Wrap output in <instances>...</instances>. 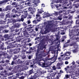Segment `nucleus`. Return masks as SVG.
<instances>
[{
    "instance_id": "obj_1",
    "label": "nucleus",
    "mask_w": 79,
    "mask_h": 79,
    "mask_svg": "<svg viewBox=\"0 0 79 79\" xmlns=\"http://www.w3.org/2000/svg\"><path fill=\"white\" fill-rule=\"evenodd\" d=\"M28 27H29L26 29L22 28L20 29L21 32L23 33V35L26 38H28L29 37L28 36L29 34L27 31H30V29H31L34 27V25H32L31 24L28 25Z\"/></svg>"
},
{
    "instance_id": "obj_2",
    "label": "nucleus",
    "mask_w": 79,
    "mask_h": 79,
    "mask_svg": "<svg viewBox=\"0 0 79 79\" xmlns=\"http://www.w3.org/2000/svg\"><path fill=\"white\" fill-rule=\"evenodd\" d=\"M43 46L41 45L40 46V48L39 47H38L37 53V54H36V58L35 60L38 61H40L42 60L43 59L42 56L41 54H38L39 52V51H40V50H43Z\"/></svg>"
},
{
    "instance_id": "obj_3",
    "label": "nucleus",
    "mask_w": 79,
    "mask_h": 79,
    "mask_svg": "<svg viewBox=\"0 0 79 79\" xmlns=\"http://www.w3.org/2000/svg\"><path fill=\"white\" fill-rule=\"evenodd\" d=\"M74 1V0H70L69 2L68 1H64L62 5L61 4H57L56 6V8L57 9H58V8L60 7L61 5H63V6H69V5H72V2Z\"/></svg>"
},
{
    "instance_id": "obj_4",
    "label": "nucleus",
    "mask_w": 79,
    "mask_h": 79,
    "mask_svg": "<svg viewBox=\"0 0 79 79\" xmlns=\"http://www.w3.org/2000/svg\"><path fill=\"white\" fill-rule=\"evenodd\" d=\"M44 24L45 29L46 30L44 31V33L45 34H46L47 33V31L50 29L51 27L53 24V23L52 21H48V23H47V22H45Z\"/></svg>"
},
{
    "instance_id": "obj_5",
    "label": "nucleus",
    "mask_w": 79,
    "mask_h": 79,
    "mask_svg": "<svg viewBox=\"0 0 79 79\" xmlns=\"http://www.w3.org/2000/svg\"><path fill=\"white\" fill-rule=\"evenodd\" d=\"M58 51H57V53H56V56H55V54L54 56H53V57H51L50 58H49L50 56H47L46 59V60H53L54 62L55 61L57 60V57L58 56Z\"/></svg>"
},
{
    "instance_id": "obj_6",
    "label": "nucleus",
    "mask_w": 79,
    "mask_h": 79,
    "mask_svg": "<svg viewBox=\"0 0 79 79\" xmlns=\"http://www.w3.org/2000/svg\"><path fill=\"white\" fill-rule=\"evenodd\" d=\"M73 30H72L71 31H70L69 35L70 37V38H71L73 40H77L78 39V37H76L75 36L73 35ZM73 36L72 37H71Z\"/></svg>"
},
{
    "instance_id": "obj_7",
    "label": "nucleus",
    "mask_w": 79,
    "mask_h": 79,
    "mask_svg": "<svg viewBox=\"0 0 79 79\" xmlns=\"http://www.w3.org/2000/svg\"><path fill=\"white\" fill-rule=\"evenodd\" d=\"M26 40V38H22V36H21L20 35L17 37L16 38V40L17 42H21L22 43L24 42Z\"/></svg>"
},
{
    "instance_id": "obj_8",
    "label": "nucleus",
    "mask_w": 79,
    "mask_h": 79,
    "mask_svg": "<svg viewBox=\"0 0 79 79\" xmlns=\"http://www.w3.org/2000/svg\"><path fill=\"white\" fill-rule=\"evenodd\" d=\"M38 64L43 68H46L48 66L47 64H45V62L43 63V62H39Z\"/></svg>"
},
{
    "instance_id": "obj_9",
    "label": "nucleus",
    "mask_w": 79,
    "mask_h": 79,
    "mask_svg": "<svg viewBox=\"0 0 79 79\" xmlns=\"http://www.w3.org/2000/svg\"><path fill=\"white\" fill-rule=\"evenodd\" d=\"M40 75L39 73H36L35 74L34 76H31L30 79H36L38 77H39Z\"/></svg>"
},
{
    "instance_id": "obj_10",
    "label": "nucleus",
    "mask_w": 79,
    "mask_h": 79,
    "mask_svg": "<svg viewBox=\"0 0 79 79\" xmlns=\"http://www.w3.org/2000/svg\"><path fill=\"white\" fill-rule=\"evenodd\" d=\"M40 44H41V45L43 46L44 48H46V46H45V42L44 41V39H43L40 42Z\"/></svg>"
},
{
    "instance_id": "obj_11",
    "label": "nucleus",
    "mask_w": 79,
    "mask_h": 79,
    "mask_svg": "<svg viewBox=\"0 0 79 79\" xmlns=\"http://www.w3.org/2000/svg\"><path fill=\"white\" fill-rule=\"evenodd\" d=\"M63 62H61V63H57V67L58 69H61V67L60 66L63 65Z\"/></svg>"
},
{
    "instance_id": "obj_12",
    "label": "nucleus",
    "mask_w": 79,
    "mask_h": 79,
    "mask_svg": "<svg viewBox=\"0 0 79 79\" xmlns=\"http://www.w3.org/2000/svg\"><path fill=\"white\" fill-rule=\"evenodd\" d=\"M77 44L76 42H72V44H70V46H73V47L74 48H76L75 47L77 46Z\"/></svg>"
},
{
    "instance_id": "obj_13",
    "label": "nucleus",
    "mask_w": 79,
    "mask_h": 79,
    "mask_svg": "<svg viewBox=\"0 0 79 79\" xmlns=\"http://www.w3.org/2000/svg\"><path fill=\"white\" fill-rule=\"evenodd\" d=\"M40 0H34L33 1V2L35 3L34 4L36 5H37L38 3H40Z\"/></svg>"
},
{
    "instance_id": "obj_14",
    "label": "nucleus",
    "mask_w": 79,
    "mask_h": 79,
    "mask_svg": "<svg viewBox=\"0 0 79 79\" xmlns=\"http://www.w3.org/2000/svg\"><path fill=\"white\" fill-rule=\"evenodd\" d=\"M20 7H19H19H18V5H16L14 6V7L15 8H16V9L17 10H18L21 8H22L23 6L22 5H21V7H20Z\"/></svg>"
},
{
    "instance_id": "obj_15",
    "label": "nucleus",
    "mask_w": 79,
    "mask_h": 79,
    "mask_svg": "<svg viewBox=\"0 0 79 79\" xmlns=\"http://www.w3.org/2000/svg\"><path fill=\"white\" fill-rule=\"evenodd\" d=\"M66 30H61L60 34L61 35H64L65 34Z\"/></svg>"
},
{
    "instance_id": "obj_16",
    "label": "nucleus",
    "mask_w": 79,
    "mask_h": 79,
    "mask_svg": "<svg viewBox=\"0 0 79 79\" xmlns=\"http://www.w3.org/2000/svg\"><path fill=\"white\" fill-rule=\"evenodd\" d=\"M9 36V35L8 34H5L4 35V37L5 38H7V40H9L10 38V37Z\"/></svg>"
},
{
    "instance_id": "obj_17",
    "label": "nucleus",
    "mask_w": 79,
    "mask_h": 79,
    "mask_svg": "<svg viewBox=\"0 0 79 79\" xmlns=\"http://www.w3.org/2000/svg\"><path fill=\"white\" fill-rule=\"evenodd\" d=\"M38 14H41L42 13V12H44V11L42 9H38Z\"/></svg>"
},
{
    "instance_id": "obj_18",
    "label": "nucleus",
    "mask_w": 79,
    "mask_h": 79,
    "mask_svg": "<svg viewBox=\"0 0 79 79\" xmlns=\"http://www.w3.org/2000/svg\"><path fill=\"white\" fill-rule=\"evenodd\" d=\"M19 56V54H17V55H15L14 56V57L13 60H15L17 58H18Z\"/></svg>"
},
{
    "instance_id": "obj_19",
    "label": "nucleus",
    "mask_w": 79,
    "mask_h": 79,
    "mask_svg": "<svg viewBox=\"0 0 79 79\" xmlns=\"http://www.w3.org/2000/svg\"><path fill=\"white\" fill-rule=\"evenodd\" d=\"M23 25L24 26V27L25 28H26L28 27L27 24H26L24 22L23 23Z\"/></svg>"
},
{
    "instance_id": "obj_20",
    "label": "nucleus",
    "mask_w": 79,
    "mask_h": 79,
    "mask_svg": "<svg viewBox=\"0 0 79 79\" xmlns=\"http://www.w3.org/2000/svg\"><path fill=\"white\" fill-rule=\"evenodd\" d=\"M71 54V53L70 52H66L64 54L65 56H70V54Z\"/></svg>"
},
{
    "instance_id": "obj_21",
    "label": "nucleus",
    "mask_w": 79,
    "mask_h": 79,
    "mask_svg": "<svg viewBox=\"0 0 79 79\" xmlns=\"http://www.w3.org/2000/svg\"><path fill=\"white\" fill-rule=\"evenodd\" d=\"M9 32V30L6 29H4L2 31V32L4 33H7Z\"/></svg>"
},
{
    "instance_id": "obj_22",
    "label": "nucleus",
    "mask_w": 79,
    "mask_h": 79,
    "mask_svg": "<svg viewBox=\"0 0 79 79\" xmlns=\"http://www.w3.org/2000/svg\"><path fill=\"white\" fill-rule=\"evenodd\" d=\"M40 15L39 14H37L36 15V17L35 18V19H41V18H40Z\"/></svg>"
},
{
    "instance_id": "obj_23",
    "label": "nucleus",
    "mask_w": 79,
    "mask_h": 79,
    "mask_svg": "<svg viewBox=\"0 0 79 79\" xmlns=\"http://www.w3.org/2000/svg\"><path fill=\"white\" fill-rule=\"evenodd\" d=\"M0 24H3V25L5 24H6L5 21H3V20H1L0 21Z\"/></svg>"
},
{
    "instance_id": "obj_24",
    "label": "nucleus",
    "mask_w": 79,
    "mask_h": 79,
    "mask_svg": "<svg viewBox=\"0 0 79 79\" xmlns=\"http://www.w3.org/2000/svg\"><path fill=\"white\" fill-rule=\"evenodd\" d=\"M69 44H68L67 43H65L64 46V48H66L68 47H69Z\"/></svg>"
},
{
    "instance_id": "obj_25",
    "label": "nucleus",
    "mask_w": 79,
    "mask_h": 79,
    "mask_svg": "<svg viewBox=\"0 0 79 79\" xmlns=\"http://www.w3.org/2000/svg\"><path fill=\"white\" fill-rule=\"evenodd\" d=\"M33 73V69H32L31 70H30L28 72V74L29 75H30L31 74H32Z\"/></svg>"
},
{
    "instance_id": "obj_26",
    "label": "nucleus",
    "mask_w": 79,
    "mask_h": 79,
    "mask_svg": "<svg viewBox=\"0 0 79 79\" xmlns=\"http://www.w3.org/2000/svg\"><path fill=\"white\" fill-rule=\"evenodd\" d=\"M17 62L18 64H22L23 63V62L22 60H21L20 59H19L17 61Z\"/></svg>"
},
{
    "instance_id": "obj_27",
    "label": "nucleus",
    "mask_w": 79,
    "mask_h": 79,
    "mask_svg": "<svg viewBox=\"0 0 79 79\" xmlns=\"http://www.w3.org/2000/svg\"><path fill=\"white\" fill-rule=\"evenodd\" d=\"M60 77V73H58V75L55 78V79H59Z\"/></svg>"
},
{
    "instance_id": "obj_28",
    "label": "nucleus",
    "mask_w": 79,
    "mask_h": 79,
    "mask_svg": "<svg viewBox=\"0 0 79 79\" xmlns=\"http://www.w3.org/2000/svg\"><path fill=\"white\" fill-rule=\"evenodd\" d=\"M76 23L77 24V27H79V19L76 20Z\"/></svg>"
},
{
    "instance_id": "obj_29",
    "label": "nucleus",
    "mask_w": 79,
    "mask_h": 79,
    "mask_svg": "<svg viewBox=\"0 0 79 79\" xmlns=\"http://www.w3.org/2000/svg\"><path fill=\"white\" fill-rule=\"evenodd\" d=\"M10 48H14L15 47V45L14 44H10Z\"/></svg>"
},
{
    "instance_id": "obj_30",
    "label": "nucleus",
    "mask_w": 79,
    "mask_h": 79,
    "mask_svg": "<svg viewBox=\"0 0 79 79\" xmlns=\"http://www.w3.org/2000/svg\"><path fill=\"white\" fill-rule=\"evenodd\" d=\"M30 4V1L29 0H27L26 1V2L25 3V5H29Z\"/></svg>"
},
{
    "instance_id": "obj_31",
    "label": "nucleus",
    "mask_w": 79,
    "mask_h": 79,
    "mask_svg": "<svg viewBox=\"0 0 79 79\" xmlns=\"http://www.w3.org/2000/svg\"><path fill=\"white\" fill-rule=\"evenodd\" d=\"M4 47V44H1V46H0V48H1V49L3 50L4 49V48H3Z\"/></svg>"
},
{
    "instance_id": "obj_32",
    "label": "nucleus",
    "mask_w": 79,
    "mask_h": 79,
    "mask_svg": "<svg viewBox=\"0 0 79 79\" xmlns=\"http://www.w3.org/2000/svg\"><path fill=\"white\" fill-rule=\"evenodd\" d=\"M5 15L3 13H1L0 15V17L2 18H3Z\"/></svg>"
},
{
    "instance_id": "obj_33",
    "label": "nucleus",
    "mask_w": 79,
    "mask_h": 79,
    "mask_svg": "<svg viewBox=\"0 0 79 79\" xmlns=\"http://www.w3.org/2000/svg\"><path fill=\"white\" fill-rule=\"evenodd\" d=\"M5 16L6 18H10V15L9 13H8Z\"/></svg>"
},
{
    "instance_id": "obj_34",
    "label": "nucleus",
    "mask_w": 79,
    "mask_h": 79,
    "mask_svg": "<svg viewBox=\"0 0 79 79\" xmlns=\"http://www.w3.org/2000/svg\"><path fill=\"white\" fill-rule=\"evenodd\" d=\"M6 10H11V8H10V6H7L6 7Z\"/></svg>"
},
{
    "instance_id": "obj_35",
    "label": "nucleus",
    "mask_w": 79,
    "mask_h": 79,
    "mask_svg": "<svg viewBox=\"0 0 79 79\" xmlns=\"http://www.w3.org/2000/svg\"><path fill=\"white\" fill-rule=\"evenodd\" d=\"M70 76L68 74H66L65 75V77L64 79H66V78H69Z\"/></svg>"
},
{
    "instance_id": "obj_36",
    "label": "nucleus",
    "mask_w": 79,
    "mask_h": 79,
    "mask_svg": "<svg viewBox=\"0 0 79 79\" xmlns=\"http://www.w3.org/2000/svg\"><path fill=\"white\" fill-rule=\"evenodd\" d=\"M19 25H20L19 24V23H16V24H15V26L16 27H18H18H19Z\"/></svg>"
},
{
    "instance_id": "obj_37",
    "label": "nucleus",
    "mask_w": 79,
    "mask_h": 79,
    "mask_svg": "<svg viewBox=\"0 0 79 79\" xmlns=\"http://www.w3.org/2000/svg\"><path fill=\"white\" fill-rule=\"evenodd\" d=\"M24 15H26L27 17L28 15V14L27 13V11L26 10L24 12Z\"/></svg>"
},
{
    "instance_id": "obj_38",
    "label": "nucleus",
    "mask_w": 79,
    "mask_h": 79,
    "mask_svg": "<svg viewBox=\"0 0 79 79\" xmlns=\"http://www.w3.org/2000/svg\"><path fill=\"white\" fill-rule=\"evenodd\" d=\"M56 73H52L51 75L52 77H54L55 76L56 74Z\"/></svg>"
},
{
    "instance_id": "obj_39",
    "label": "nucleus",
    "mask_w": 79,
    "mask_h": 79,
    "mask_svg": "<svg viewBox=\"0 0 79 79\" xmlns=\"http://www.w3.org/2000/svg\"><path fill=\"white\" fill-rule=\"evenodd\" d=\"M23 75V73H19V74H17L16 75H17V76L19 77L20 76Z\"/></svg>"
},
{
    "instance_id": "obj_40",
    "label": "nucleus",
    "mask_w": 79,
    "mask_h": 79,
    "mask_svg": "<svg viewBox=\"0 0 79 79\" xmlns=\"http://www.w3.org/2000/svg\"><path fill=\"white\" fill-rule=\"evenodd\" d=\"M77 49H73V53H76L77 52Z\"/></svg>"
},
{
    "instance_id": "obj_41",
    "label": "nucleus",
    "mask_w": 79,
    "mask_h": 79,
    "mask_svg": "<svg viewBox=\"0 0 79 79\" xmlns=\"http://www.w3.org/2000/svg\"><path fill=\"white\" fill-rule=\"evenodd\" d=\"M5 2H6L5 0H4V1H1L0 2V4H2Z\"/></svg>"
},
{
    "instance_id": "obj_42",
    "label": "nucleus",
    "mask_w": 79,
    "mask_h": 79,
    "mask_svg": "<svg viewBox=\"0 0 79 79\" xmlns=\"http://www.w3.org/2000/svg\"><path fill=\"white\" fill-rule=\"evenodd\" d=\"M44 79H52V77L49 76L46 77Z\"/></svg>"
},
{
    "instance_id": "obj_43",
    "label": "nucleus",
    "mask_w": 79,
    "mask_h": 79,
    "mask_svg": "<svg viewBox=\"0 0 79 79\" xmlns=\"http://www.w3.org/2000/svg\"><path fill=\"white\" fill-rule=\"evenodd\" d=\"M32 23H33V24H36L37 23V21L36 20H35L33 21Z\"/></svg>"
},
{
    "instance_id": "obj_44",
    "label": "nucleus",
    "mask_w": 79,
    "mask_h": 79,
    "mask_svg": "<svg viewBox=\"0 0 79 79\" xmlns=\"http://www.w3.org/2000/svg\"><path fill=\"white\" fill-rule=\"evenodd\" d=\"M26 58V55H24V54H23V56L22 57V59L24 60V59H25Z\"/></svg>"
},
{
    "instance_id": "obj_45",
    "label": "nucleus",
    "mask_w": 79,
    "mask_h": 79,
    "mask_svg": "<svg viewBox=\"0 0 79 79\" xmlns=\"http://www.w3.org/2000/svg\"><path fill=\"white\" fill-rule=\"evenodd\" d=\"M11 57V56L10 55H8L7 56V58L9 60H10Z\"/></svg>"
},
{
    "instance_id": "obj_46",
    "label": "nucleus",
    "mask_w": 79,
    "mask_h": 79,
    "mask_svg": "<svg viewBox=\"0 0 79 79\" xmlns=\"http://www.w3.org/2000/svg\"><path fill=\"white\" fill-rule=\"evenodd\" d=\"M27 16H26L25 15H23L21 16V18H26Z\"/></svg>"
},
{
    "instance_id": "obj_47",
    "label": "nucleus",
    "mask_w": 79,
    "mask_h": 79,
    "mask_svg": "<svg viewBox=\"0 0 79 79\" xmlns=\"http://www.w3.org/2000/svg\"><path fill=\"white\" fill-rule=\"evenodd\" d=\"M69 69V66H67V68H65L64 69L65 70V71H68V69Z\"/></svg>"
},
{
    "instance_id": "obj_48",
    "label": "nucleus",
    "mask_w": 79,
    "mask_h": 79,
    "mask_svg": "<svg viewBox=\"0 0 79 79\" xmlns=\"http://www.w3.org/2000/svg\"><path fill=\"white\" fill-rule=\"evenodd\" d=\"M54 15L56 16L57 15H58V12H55V13H54Z\"/></svg>"
},
{
    "instance_id": "obj_49",
    "label": "nucleus",
    "mask_w": 79,
    "mask_h": 79,
    "mask_svg": "<svg viewBox=\"0 0 79 79\" xmlns=\"http://www.w3.org/2000/svg\"><path fill=\"white\" fill-rule=\"evenodd\" d=\"M35 19V20L36 19V21H37V23H38V22H39L40 21V19H39V18H38H38L37 19Z\"/></svg>"
},
{
    "instance_id": "obj_50",
    "label": "nucleus",
    "mask_w": 79,
    "mask_h": 79,
    "mask_svg": "<svg viewBox=\"0 0 79 79\" xmlns=\"http://www.w3.org/2000/svg\"><path fill=\"white\" fill-rule=\"evenodd\" d=\"M28 10L30 11H32V9L31 7H30L28 9Z\"/></svg>"
},
{
    "instance_id": "obj_51",
    "label": "nucleus",
    "mask_w": 79,
    "mask_h": 79,
    "mask_svg": "<svg viewBox=\"0 0 79 79\" xmlns=\"http://www.w3.org/2000/svg\"><path fill=\"white\" fill-rule=\"evenodd\" d=\"M73 65L70 66V69L71 70H73L74 69L73 68Z\"/></svg>"
},
{
    "instance_id": "obj_52",
    "label": "nucleus",
    "mask_w": 79,
    "mask_h": 79,
    "mask_svg": "<svg viewBox=\"0 0 79 79\" xmlns=\"http://www.w3.org/2000/svg\"><path fill=\"white\" fill-rule=\"evenodd\" d=\"M12 11L13 12H16V10L14 8L12 10Z\"/></svg>"
},
{
    "instance_id": "obj_53",
    "label": "nucleus",
    "mask_w": 79,
    "mask_h": 79,
    "mask_svg": "<svg viewBox=\"0 0 79 79\" xmlns=\"http://www.w3.org/2000/svg\"><path fill=\"white\" fill-rule=\"evenodd\" d=\"M53 69V70H55L56 69V68L55 67V65H54V66H53V67H52Z\"/></svg>"
},
{
    "instance_id": "obj_54",
    "label": "nucleus",
    "mask_w": 79,
    "mask_h": 79,
    "mask_svg": "<svg viewBox=\"0 0 79 79\" xmlns=\"http://www.w3.org/2000/svg\"><path fill=\"white\" fill-rule=\"evenodd\" d=\"M71 42V40L70 39H69L67 41V43L69 44Z\"/></svg>"
},
{
    "instance_id": "obj_55",
    "label": "nucleus",
    "mask_w": 79,
    "mask_h": 79,
    "mask_svg": "<svg viewBox=\"0 0 79 79\" xmlns=\"http://www.w3.org/2000/svg\"><path fill=\"white\" fill-rule=\"evenodd\" d=\"M12 5H17V4L16 2H14L12 3Z\"/></svg>"
},
{
    "instance_id": "obj_56",
    "label": "nucleus",
    "mask_w": 79,
    "mask_h": 79,
    "mask_svg": "<svg viewBox=\"0 0 79 79\" xmlns=\"http://www.w3.org/2000/svg\"><path fill=\"white\" fill-rule=\"evenodd\" d=\"M15 62H14V60H13V61H12L11 63V65H13L14 64H15Z\"/></svg>"
},
{
    "instance_id": "obj_57",
    "label": "nucleus",
    "mask_w": 79,
    "mask_h": 79,
    "mask_svg": "<svg viewBox=\"0 0 79 79\" xmlns=\"http://www.w3.org/2000/svg\"><path fill=\"white\" fill-rule=\"evenodd\" d=\"M51 52H52V54L54 53L55 54V52H56V51H55V50H54V51H52Z\"/></svg>"
},
{
    "instance_id": "obj_58",
    "label": "nucleus",
    "mask_w": 79,
    "mask_h": 79,
    "mask_svg": "<svg viewBox=\"0 0 79 79\" xmlns=\"http://www.w3.org/2000/svg\"><path fill=\"white\" fill-rule=\"evenodd\" d=\"M31 23V22L30 20V19L28 20L27 21V24H30Z\"/></svg>"
},
{
    "instance_id": "obj_59",
    "label": "nucleus",
    "mask_w": 79,
    "mask_h": 79,
    "mask_svg": "<svg viewBox=\"0 0 79 79\" xmlns=\"http://www.w3.org/2000/svg\"><path fill=\"white\" fill-rule=\"evenodd\" d=\"M75 8H76V9L78 8V7H78V5L77 4H76L75 5Z\"/></svg>"
},
{
    "instance_id": "obj_60",
    "label": "nucleus",
    "mask_w": 79,
    "mask_h": 79,
    "mask_svg": "<svg viewBox=\"0 0 79 79\" xmlns=\"http://www.w3.org/2000/svg\"><path fill=\"white\" fill-rule=\"evenodd\" d=\"M58 18L59 20H61L62 19V18L60 16H58Z\"/></svg>"
},
{
    "instance_id": "obj_61",
    "label": "nucleus",
    "mask_w": 79,
    "mask_h": 79,
    "mask_svg": "<svg viewBox=\"0 0 79 79\" xmlns=\"http://www.w3.org/2000/svg\"><path fill=\"white\" fill-rule=\"evenodd\" d=\"M51 6L52 7V8H53L54 6L53 5V3H52V4H51Z\"/></svg>"
},
{
    "instance_id": "obj_62",
    "label": "nucleus",
    "mask_w": 79,
    "mask_h": 79,
    "mask_svg": "<svg viewBox=\"0 0 79 79\" xmlns=\"http://www.w3.org/2000/svg\"><path fill=\"white\" fill-rule=\"evenodd\" d=\"M6 62L7 64H8L10 62V60H6Z\"/></svg>"
},
{
    "instance_id": "obj_63",
    "label": "nucleus",
    "mask_w": 79,
    "mask_h": 79,
    "mask_svg": "<svg viewBox=\"0 0 79 79\" xmlns=\"http://www.w3.org/2000/svg\"><path fill=\"white\" fill-rule=\"evenodd\" d=\"M3 73H4V75H6V73H7V71L6 70H4V71H3Z\"/></svg>"
},
{
    "instance_id": "obj_64",
    "label": "nucleus",
    "mask_w": 79,
    "mask_h": 79,
    "mask_svg": "<svg viewBox=\"0 0 79 79\" xmlns=\"http://www.w3.org/2000/svg\"><path fill=\"white\" fill-rule=\"evenodd\" d=\"M24 78V77L23 76H21L20 78H19L20 79H23Z\"/></svg>"
}]
</instances>
